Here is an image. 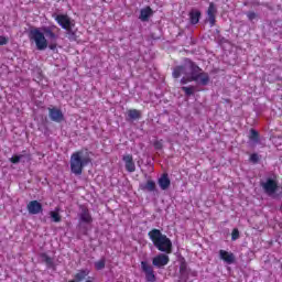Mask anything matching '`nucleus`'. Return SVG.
I'll return each instance as SVG.
<instances>
[{"mask_svg":"<svg viewBox=\"0 0 282 282\" xmlns=\"http://www.w3.org/2000/svg\"><path fill=\"white\" fill-rule=\"evenodd\" d=\"M181 85H186L188 83H197L198 85H207L210 80L208 74L202 72L199 66L195 65L193 62L187 61L183 66H177L173 70V77L180 78Z\"/></svg>","mask_w":282,"mask_h":282,"instance_id":"nucleus-1","label":"nucleus"},{"mask_svg":"<svg viewBox=\"0 0 282 282\" xmlns=\"http://www.w3.org/2000/svg\"><path fill=\"white\" fill-rule=\"evenodd\" d=\"M91 164V156L87 150H79L70 155V172L73 175H83L84 166Z\"/></svg>","mask_w":282,"mask_h":282,"instance_id":"nucleus-2","label":"nucleus"},{"mask_svg":"<svg viewBox=\"0 0 282 282\" xmlns=\"http://www.w3.org/2000/svg\"><path fill=\"white\" fill-rule=\"evenodd\" d=\"M149 237L155 248L160 250V252H166V254H171V250L173 249V242H171V239H169L166 235H163L160 229H152L149 232Z\"/></svg>","mask_w":282,"mask_h":282,"instance_id":"nucleus-3","label":"nucleus"},{"mask_svg":"<svg viewBox=\"0 0 282 282\" xmlns=\"http://www.w3.org/2000/svg\"><path fill=\"white\" fill-rule=\"evenodd\" d=\"M31 41H34L37 50H47V39H45V33L41 29H34L30 32Z\"/></svg>","mask_w":282,"mask_h":282,"instance_id":"nucleus-4","label":"nucleus"},{"mask_svg":"<svg viewBox=\"0 0 282 282\" xmlns=\"http://www.w3.org/2000/svg\"><path fill=\"white\" fill-rule=\"evenodd\" d=\"M55 21L63 28V30H67L68 32H72V29L75 25L74 21L65 14L55 15Z\"/></svg>","mask_w":282,"mask_h":282,"instance_id":"nucleus-5","label":"nucleus"},{"mask_svg":"<svg viewBox=\"0 0 282 282\" xmlns=\"http://www.w3.org/2000/svg\"><path fill=\"white\" fill-rule=\"evenodd\" d=\"M141 269L145 274V280L148 282H155L158 278L155 276V271H153V267H151L147 261L141 262Z\"/></svg>","mask_w":282,"mask_h":282,"instance_id":"nucleus-6","label":"nucleus"},{"mask_svg":"<svg viewBox=\"0 0 282 282\" xmlns=\"http://www.w3.org/2000/svg\"><path fill=\"white\" fill-rule=\"evenodd\" d=\"M169 256L160 253L153 258L152 263L155 268H164V265H169Z\"/></svg>","mask_w":282,"mask_h":282,"instance_id":"nucleus-7","label":"nucleus"},{"mask_svg":"<svg viewBox=\"0 0 282 282\" xmlns=\"http://www.w3.org/2000/svg\"><path fill=\"white\" fill-rule=\"evenodd\" d=\"M261 186L264 191V193H267L268 195H274V193L276 192L278 185L274 182V180H267V182L261 183Z\"/></svg>","mask_w":282,"mask_h":282,"instance_id":"nucleus-8","label":"nucleus"},{"mask_svg":"<svg viewBox=\"0 0 282 282\" xmlns=\"http://www.w3.org/2000/svg\"><path fill=\"white\" fill-rule=\"evenodd\" d=\"M26 208L30 215H39V213H43V206L37 200H31Z\"/></svg>","mask_w":282,"mask_h":282,"instance_id":"nucleus-9","label":"nucleus"},{"mask_svg":"<svg viewBox=\"0 0 282 282\" xmlns=\"http://www.w3.org/2000/svg\"><path fill=\"white\" fill-rule=\"evenodd\" d=\"M122 160H123V162L126 164V170L129 173L135 172V163L133 162V155L126 154V155H123Z\"/></svg>","mask_w":282,"mask_h":282,"instance_id":"nucleus-10","label":"nucleus"},{"mask_svg":"<svg viewBox=\"0 0 282 282\" xmlns=\"http://www.w3.org/2000/svg\"><path fill=\"white\" fill-rule=\"evenodd\" d=\"M219 258L221 259V261H225V263H228V265H231V263H235V253L232 252L220 250Z\"/></svg>","mask_w":282,"mask_h":282,"instance_id":"nucleus-11","label":"nucleus"},{"mask_svg":"<svg viewBox=\"0 0 282 282\" xmlns=\"http://www.w3.org/2000/svg\"><path fill=\"white\" fill-rule=\"evenodd\" d=\"M50 118L53 122H63L64 120L63 112L58 108L50 109Z\"/></svg>","mask_w":282,"mask_h":282,"instance_id":"nucleus-12","label":"nucleus"},{"mask_svg":"<svg viewBox=\"0 0 282 282\" xmlns=\"http://www.w3.org/2000/svg\"><path fill=\"white\" fill-rule=\"evenodd\" d=\"M94 218H91V214H89V209L83 208L79 214V224H91Z\"/></svg>","mask_w":282,"mask_h":282,"instance_id":"nucleus-13","label":"nucleus"},{"mask_svg":"<svg viewBox=\"0 0 282 282\" xmlns=\"http://www.w3.org/2000/svg\"><path fill=\"white\" fill-rule=\"evenodd\" d=\"M159 186L162 191H166L169 186H171V180L169 178V174H163L159 178Z\"/></svg>","mask_w":282,"mask_h":282,"instance_id":"nucleus-14","label":"nucleus"},{"mask_svg":"<svg viewBox=\"0 0 282 282\" xmlns=\"http://www.w3.org/2000/svg\"><path fill=\"white\" fill-rule=\"evenodd\" d=\"M202 17V12L199 10H192L189 12V21L193 25H197L199 23V18Z\"/></svg>","mask_w":282,"mask_h":282,"instance_id":"nucleus-15","label":"nucleus"},{"mask_svg":"<svg viewBox=\"0 0 282 282\" xmlns=\"http://www.w3.org/2000/svg\"><path fill=\"white\" fill-rule=\"evenodd\" d=\"M151 14H153V10L151 9V7H147L144 9H141L139 19L141 21H149V17H151Z\"/></svg>","mask_w":282,"mask_h":282,"instance_id":"nucleus-16","label":"nucleus"},{"mask_svg":"<svg viewBox=\"0 0 282 282\" xmlns=\"http://www.w3.org/2000/svg\"><path fill=\"white\" fill-rule=\"evenodd\" d=\"M89 269H83L79 270L76 274H75V281L80 282V281H85V279H87V276H89Z\"/></svg>","mask_w":282,"mask_h":282,"instance_id":"nucleus-17","label":"nucleus"},{"mask_svg":"<svg viewBox=\"0 0 282 282\" xmlns=\"http://www.w3.org/2000/svg\"><path fill=\"white\" fill-rule=\"evenodd\" d=\"M46 36L50 39L51 44L48 45L50 50H56V34L52 31H46Z\"/></svg>","mask_w":282,"mask_h":282,"instance_id":"nucleus-18","label":"nucleus"},{"mask_svg":"<svg viewBox=\"0 0 282 282\" xmlns=\"http://www.w3.org/2000/svg\"><path fill=\"white\" fill-rule=\"evenodd\" d=\"M142 191H148L149 193H153L155 191V182L148 181L147 184L141 185Z\"/></svg>","mask_w":282,"mask_h":282,"instance_id":"nucleus-19","label":"nucleus"},{"mask_svg":"<svg viewBox=\"0 0 282 282\" xmlns=\"http://www.w3.org/2000/svg\"><path fill=\"white\" fill-rule=\"evenodd\" d=\"M51 215V219L53 221H55L56 224H58V221H61V214H58V208H56L55 210L50 213Z\"/></svg>","mask_w":282,"mask_h":282,"instance_id":"nucleus-20","label":"nucleus"},{"mask_svg":"<svg viewBox=\"0 0 282 282\" xmlns=\"http://www.w3.org/2000/svg\"><path fill=\"white\" fill-rule=\"evenodd\" d=\"M128 116L129 118H131V120H138V118H140V111L135 109H131L128 111Z\"/></svg>","mask_w":282,"mask_h":282,"instance_id":"nucleus-21","label":"nucleus"},{"mask_svg":"<svg viewBox=\"0 0 282 282\" xmlns=\"http://www.w3.org/2000/svg\"><path fill=\"white\" fill-rule=\"evenodd\" d=\"M215 14H217V8H215V3L210 2L207 10V17H215Z\"/></svg>","mask_w":282,"mask_h":282,"instance_id":"nucleus-22","label":"nucleus"},{"mask_svg":"<svg viewBox=\"0 0 282 282\" xmlns=\"http://www.w3.org/2000/svg\"><path fill=\"white\" fill-rule=\"evenodd\" d=\"M180 274H181V281H186L187 280V278H186V274H187L186 264H181Z\"/></svg>","mask_w":282,"mask_h":282,"instance_id":"nucleus-23","label":"nucleus"},{"mask_svg":"<svg viewBox=\"0 0 282 282\" xmlns=\"http://www.w3.org/2000/svg\"><path fill=\"white\" fill-rule=\"evenodd\" d=\"M182 90L185 91V96H193L195 94V87L189 86V87H182Z\"/></svg>","mask_w":282,"mask_h":282,"instance_id":"nucleus-24","label":"nucleus"},{"mask_svg":"<svg viewBox=\"0 0 282 282\" xmlns=\"http://www.w3.org/2000/svg\"><path fill=\"white\" fill-rule=\"evenodd\" d=\"M21 160H23V154H17V155H13L12 158H10L9 162H11L12 164H19V162H21Z\"/></svg>","mask_w":282,"mask_h":282,"instance_id":"nucleus-25","label":"nucleus"},{"mask_svg":"<svg viewBox=\"0 0 282 282\" xmlns=\"http://www.w3.org/2000/svg\"><path fill=\"white\" fill-rule=\"evenodd\" d=\"M250 140L251 142H259V132L257 130H250Z\"/></svg>","mask_w":282,"mask_h":282,"instance_id":"nucleus-26","label":"nucleus"},{"mask_svg":"<svg viewBox=\"0 0 282 282\" xmlns=\"http://www.w3.org/2000/svg\"><path fill=\"white\" fill-rule=\"evenodd\" d=\"M96 270H102L105 268V259L95 262Z\"/></svg>","mask_w":282,"mask_h":282,"instance_id":"nucleus-27","label":"nucleus"},{"mask_svg":"<svg viewBox=\"0 0 282 282\" xmlns=\"http://www.w3.org/2000/svg\"><path fill=\"white\" fill-rule=\"evenodd\" d=\"M232 241H237L239 239V229H234L231 234Z\"/></svg>","mask_w":282,"mask_h":282,"instance_id":"nucleus-28","label":"nucleus"},{"mask_svg":"<svg viewBox=\"0 0 282 282\" xmlns=\"http://www.w3.org/2000/svg\"><path fill=\"white\" fill-rule=\"evenodd\" d=\"M250 162H252L253 164H257V162H259V154L257 153L251 154Z\"/></svg>","mask_w":282,"mask_h":282,"instance_id":"nucleus-29","label":"nucleus"},{"mask_svg":"<svg viewBox=\"0 0 282 282\" xmlns=\"http://www.w3.org/2000/svg\"><path fill=\"white\" fill-rule=\"evenodd\" d=\"M247 17H248L249 21H254V19H257V13H254V12H249V13L247 14Z\"/></svg>","mask_w":282,"mask_h":282,"instance_id":"nucleus-30","label":"nucleus"},{"mask_svg":"<svg viewBox=\"0 0 282 282\" xmlns=\"http://www.w3.org/2000/svg\"><path fill=\"white\" fill-rule=\"evenodd\" d=\"M0 45H8V37L0 36Z\"/></svg>","mask_w":282,"mask_h":282,"instance_id":"nucleus-31","label":"nucleus"},{"mask_svg":"<svg viewBox=\"0 0 282 282\" xmlns=\"http://www.w3.org/2000/svg\"><path fill=\"white\" fill-rule=\"evenodd\" d=\"M208 21L212 26L215 25V15H208Z\"/></svg>","mask_w":282,"mask_h":282,"instance_id":"nucleus-32","label":"nucleus"},{"mask_svg":"<svg viewBox=\"0 0 282 282\" xmlns=\"http://www.w3.org/2000/svg\"><path fill=\"white\" fill-rule=\"evenodd\" d=\"M154 147H155V149H160V148L162 147V142L156 141V142L154 143Z\"/></svg>","mask_w":282,"mask_h":282,"instance_id":"nucleus-33","label":"nucleus"},{"mask_svg":"<svg viewBox=\"0 0 282 282\" xmlns=\"http://www.w3.org/2000/svg\"><path fill=\"white\" fill-rule=\"evenodd\" d=\"M46 263H52V259L46 258Z\"/></svg>","mask_w":282,"mask_h":282,"instance_id":"nucleus-34","label":"nucleus"},{"mask_svg":"<svg viewBox=\"0 0 282 282\" xmlns=\"http://www.w3.org/2000/svg\"><path fill=\"white\" fill-rule=\"evenodd\" d=\"M85 282H94V281H91V280H86Z\"/></svg>","mask_w":282,"mask_h":282,"instance_id":"nucleus-35","label":"nucleus"}]
</instances>
